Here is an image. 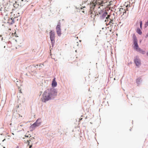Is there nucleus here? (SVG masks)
I'll return each instance as SVG.
<instances>
[{"label": "nucleus", "mask_w": 148, "mask_h": 148, "mask_svg": "<svg viewBox=\"0 0 148 148\" xmlns=\"http://www.w3.org/2000/svg\"><path fill=\"white\" fill-rule=\"evenodd\" d=\"M133 37L134 40L133 41L134 49L137 51H140V49L139 48V47L137 43V39L136 36L134 35H133Z\"/></svg>", "instance_id": "2"}, {"label": "nucleus", "mask_w": 148, "mask_h": 148, "mask_svg": "<svg viewBox=\"0 0 148 148\" xmlns=\"http://www.w3.org/2000/svg\"><path fill=\"white\" fill-rule=\"evenodd\" d=\"M108 15V13L107 12H102V14L100 16L101 19H104L105 18H106V17H107L106 16Z\"/></svg>", "instance_id": "9"}, {"label": "nucleus", "mask_w": 148, "mask_h": 148, "mask_svg": "<svg viewBox=\"0 0 148 148\" xmlns=\"http://www.w3.org/2000/svg\"><path fill=\"white\" fill-rule=\"evenodd\" d=\"M60 27V24L59 23L56 27V32L58 36H60L61 35V31Z\"/></svg>", "instance_id": "5"}, {"label": "nucleus", "mask_w": 148, "mask_h": 148, "mask_svg": "<svg viewBox=\"0 0 148 148\" xmlns=\"http://www.w3.org/2000/svg\"><path fill=\"white\" fill-rule=\"evenodd\" d=\"M53 91L47 90L45 91L43 95V101L45 102L50 99L53 96Z\"/></svg>", "instance_id": "1"}, {"label": "nucleus", "mask_w": 148, "mask_h": 148, "mask_svg": "<svg viewBox=\"0 0 148 148\" xmlns=\"http://www.w3.org/2000/svg\"><path fill=\"white\" fill-rule=\"evenodd\" d=\"M130 7V5H127L126 6V7Z\"/></svg>", "instance_id": "25"}, {"label": "nucleus", "mask_w": 148, "mask_h": 148, "mask_svg": "<svg viewBox=\"0 0 148 148\" xmlns=\"http://www.w3.org/2000/svg\"><path fill=\"white\" fill-rule=\"evenodd\" d=\"M136 32L140 35H141L142 33L141 30L138 28H137Z\"/></svg>", "instance_id": "13"}, {"label": "nucleus", "mask_w": 148, "mask_h": 148, "mask_svg": "<svg viewBox=\"0 0 148 148\" xmlns=\"http://www.w3.org/2000/svg\"><path fill=\"white\" fill-rule=\"evenodd\" d=\"M57 85V83L55 80V78H54L53 79L52 81V86L53 87H55Z\"/></svg>", "instance_id": "10"}, {"label": "nucleus", "mask_w": 148, "mask_h": 148, "mask_svg": "<svg viewBox=\"0 0 148 148\" xmlns=\"http://www.w3.org/2000/svg\"><path fill=\"white\" fill-rule=\"evenodd\" d=\"M110 15H108L107 17H106V19H109L110 20V21L109 22V23L108 24V25H110V26H113V24H114V23L112 22L113 21V19H111V18H110Z\"/></svg>", "instance_id": "7"}, {"label": "nucleus", "mask_w": 148, "mask_h": 148, "mask_svg": "<svg viewBox=\"0 0 148 148\" xmlns=\"http://www.w3.org/2000/svg\"><path fill=\"white\" fill-rule=\"evenodd\" d=\"M121 10H123V8H120V10L121 11Z\"/></svg>", "instance_id": "26"}, {"label": "nucleus", "mask_w": 148, "mask_h": 148, "mask_svg": "<svg viewBox=\"0 0 148 148\" xmlns=\"http://www.w3.org/2000/svg\"><path fill=\"white\" fill-rule=\"evenodd\" d=\"M43 65V66L44 65L43 64H39L38 66H41V65Z\"/></svg>", "instance_id": "19"}, {"label": "nucleus", "mask_w": 148, "mask_h": 148, "mask_svg": "<svg viewBox=\"0 0 148 148\" xmlns=\"http://www.w3.org/2000/svg\"><path fill=\"white\" fill-rule=\"evenodd\" d=\"M13 12H11L10 13L11 14H12V13H13Z\"/></svg>", "instance_id": "29"}, {"label": "nucleus", "mask_w": 148, "mask_h": 148, "mask_svg": "<svg viewBox=\"0 0 148 148\" xmlns=\"http://www.w3.org/2000/svg\"><path fill=\"white\" fill-rule=\"evenodd\" d=\"M29 148H31V147L32 146V144H31V145H30L29 144Z\"/></svg>", "instance_id": "20"}, {"label": "nucleus", "mask_w": 148, "mask_h": 148, "mask_svg": "<svg viewBox=\"0 0 148 148\" xmlns=\"http://www.w3.org/2000/svg\"><path fill=\"white\" fill-rule=\"evenodd\" d=\"M7 9H8V8H6V7L5 8H4L5 10H6L7 11Z\"/></svg>", "instance_id": "22"}, {"label": "nucleus", "mask_w": 148, "mask_h": 148, "mask_svg": "<svg viewBox=\"0 0 148 148\" xmlns=\"http://www.w3.org/2000/svg\"><path fill=\"white\" fill-rule=\"evenodd\" d=\"M19 92H20V93H22V92H21V90H19Z\"/></svg>", "instance_id": "24"}, {"label": "nucleus", "mask_w": 148, "mask_h": 148, "mask_svg": "<svg viewBox=\"0 0 148 148\" xmlns=\"http://www.w3.org/2000/svg\"><path fill=\"white\" fill-rule=\"evenodd\" d=\"M34 139V138L31 137L29 138V140H27V142L28 143V145H29V144L30 143V142H32V141Z\"/></svg>", "instance_id": "14"}, {"label": "nucleus", "mask_w": 148, "mask_h": 148, "mask_svg": "<svg viewBox=\"0 0 148 148\" xmlns=\"http://www.w3.org/2000/svg\"><path fill=\"white\" fill-rule=\"evenodd\" d=\"M1 13H3V11H2V12H1Z\"/></svg>", "instance_id": "30"}, {"label": "nucleus", "mask_w": 148, "mask_h": 148, "mask_svg": "<svg viewBox=\"0 0 148 148\" xmlns=\"http://www.w3.org/2000/svg\"><path fill=\"white\" fill-rule=\"evenodd\" d=\"M39 64H37L36 65V66H38Z\"/></svg>", "instance_id": "28"}, {"label": "nucleus", "mask_w": 148, "mask_h": 148, "mask_svg": "<svg viewBox=\"0 0 148 148\" xmlns=\"http://www.w3.org/2000/svg\"><path fill=\"white\" fill-rule=\"evenodd\" d=\"M13 17H12L11 18H10L8 20V22L10 24H12L13 23H14V22L13 21Z\"/></svg>", "instance_id": "12"}, {"label": "nucleus", "mask_w": 148, "mask_h": 148, "mask_svg": "<svg viewBox=\"0 0 148 148\" xmlns=\"http://www.w3.org/2000/svg\"><path fill=\"white\" fill-rule=\"evenodd\" d=\"M50 38L52 43H54L55 38V34L54 32L51 31L49 32Z\"/></svg>", "instance_id": "4"}, {"label": "nucleus", "mask_w": 148, "mask_h": 148, "mask_svg": "<svg viewBox=\"0 0 148 148\" xmlns=\"http://www.w3.org/2000/svg\"><path fill=\"white\" fill-rule=\"evenodd\" d=\"M144 52H145L144 51H143V53H144Z\"/></svg>", "instance_id": "31"}, {"label": "nucleus", "mask_w": 148, "mask_h": 148, "mask_svg": "<svg viewBox=\"0 0 148 148\" xmlns=\"http://www.w3.org/2000/svg\"><path fill=\"white\" fill-rule=\"evenodd\" d=\"M148 37V33H147V34L145 36L146 38H147Z\"/></svg>", "instance_id": "21"}, {"label": "nucleus", "mask_w": 148, "mask_h": 148, "mask_svg": "<svg viewBox=\"0 0 148 148\" xmlns=\"http://www.w3.org/2000/svg\"><path fill=\"white\" fill-rule=\"evenodd\" d=\"M140 27L141 29H142V21H141L140 22Z\"/></svg>", "instance_id": "15"}, {"label": "nucleus", "mask_w": 148, "mask_h": 148, "mask_svg": "<svg viewBox=\"0 0 148 148\" xmlns=\"http://www.w3.org/2000/svg\"><path fill=\"white\" fill-rule=\"evenodd\" d=\"M91 16V17H92V15H91V16Z\"/></svg>", "instance_id": "32"}, {"label": "nucleus", "mask_w": 148, "mask_h": 148, "mask_svg": "<svg viewBox=\"0 0 148 148\" xmlns=\"http://www.w3.org/2000/svg\"><path fill=\"white\" fill-rule=\"evenodd\" d=\"M2 8H1L0 9V11H2Z\"/></svg>", "instance_id": "27"}, {"label": "nucleus", "mask_w": 148, "mask_h": 148, "mask_svg": "<svg viewBox=\"0 0 148 148\" xmlns=\"http://www.w3.org/2000/svg\"><path fill=\"white\" fill-rule=\"evenodd\" d=\"M92 3L95 6H96V5L103 6L105 4V3L102 0H94Z\"/></svg>", "instance_id": "3"}, {"label": "nucleus", "mask_w": 148, "mask_h": 148, "mask_svg": "<svg viewBox=\"0 0 148 148\" xmlns=\"http://www.w3.org/2000/svg\"><path fill=\"white\" fill-rule=\"evenodd\" d=\"M38 120H37V121L34 123L31 126V127L32 128H34L36 126H38L40 125V123H38Z\"/></svg>", "instance_id": "8"}, {"label": "nucleus", "mask_w": 148, "mask_h": 148, "mask_svg": "<svg viewBox=\"0 0 148 148\" xmlns=\"http://www.w3.org/2000/svg\"><path fill=\"white\" fill-rule=\"evenodd\" d=\"M25 136L26 137H29V138H30L31 137V136H30L29 135H25Z\"/></svg>", "instance_id": "17"}, {"label": "nucleus", "mask_w": 148, "mask_h": 148, "mask_svg": "<svg viewBox=\"0 0 148 148\" xmlns=\"http://www.w3.org/2000/svg\"><path fill=\"white\" fill-rule=\"evenodd\" d=\"M134 62L136 66H138L140 65V60L138 57H136L134 59Z\"/></svg>", "instance_id": "6"}, {"label": "nucleus", "mask_w": 148, "mask_h": 148, "mask_svg": "<svg viewBox=\"0 0 148 148\" xmlns=\"http://www.w3.org/2000/svg\"><path fill=\"white\" fill-rule=\"evenodd\" d=\"M140 82V81L139 80H138V79H137L136 80V82L138 83V84H139V82Z\"/></svg>", "instance_id": "18"}, {"label": "nucleus", "mask_w": 148, "mask_h": 148, "mask_svg": "<svg viewBox=\"0 0 148 148\" xmlns=\"http://www.w3.org/2000/svg\"><path fill=\"white\" fill-rule=\"evenodd\" d=\"M8 14V13H7L5 12V15H7Z\"/></svg>", "instance_id": "23"}, {"label": "nucleus", "mask_w": 148, "mask_h": 148, "mask_svg": "<svg viewBox=\"0 0 148 148\" xmlns=\"http://www.w3.org/2000/svg\"><path fill=\"white\" fill-rule=\"evenodd\" d=\"M99 14L100 15V14H101V13H100H100H99Z\"/></svg>", "instance_id": "36"}, {"label": "nucleus", "mask_w": 148, "mask_h": 148, "mask_svg": "<svg viewBox=\"0 0 148 148\" xmlns=\"http://www.w3.org/2000/svg\"><path fill=\"white\" fill-rule=\"evenodd\" d=\"M127 10H127V8H126V9Z\"/></svg>", "instance_id": "34"}, {"label": "nucleus", "mask_w": 148, "mask_h": 148, "mask_svg": "<svg viewBox=\"0 0 148 148\" xmlns=\"http://www.w3.org/2000/svg\"><path fill=\"white\" fill-rule=\"evenodd\" d=\"M148 25V21H147L145 23V27H147V26Z\"/></svg>", "instance_id": "16"}, {"label": "nucleus", "mask_w": 148, "mask_h": 148, "mask_svg": "<svg viewBox=\"0 0 148 148\" xmlns=\"http://www.w3.org/2000/svg\"><path fill=\"white\" fill-rule=\"evenodd\" d=\"M34 66L35 67H36V65H35V66Z\"/></svg>", "instance_id": "35"}, {"label": "nucleus", "mask_w": 148, "mask_h": 148, "mask_svg": "<svg viewBox=\"0 0 148 148\" xmlns=\"http://www.w3.org/2000/svg\"><path fill=\"white\" fill-rule=\"evenodd\" d=\"M82 118H81L80 119V120L81 121V120H82Z\"/></svg>", "instance_id": "33"}, {"label": "nucleus", "mask_w": 148, "mask_h": 148, "mask_svg": "<svg viewBox=\"0 0 148 148\" xmlns=\"http://www.w3.org/2000/svg\"><path fill=\"white\" fill-rule=\"evenodd\" d=\"M112 26L110 25V27H107V28H106V30L107 31V33H109L110 32H112Z\"/></svg>", "instance_id": "11"}]
</instances>
